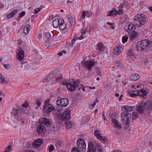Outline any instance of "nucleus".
<instances>
[{"label": "nucleus", "mask_w": 152, "mask_h": 152, "mask_svg": "<svg viewBox=\"0 0 152 152\" xmlns=\"http://www.w3.org/2000/svg\"><path fill=\"white\" fill-rule=\"evenodd\" d=\"M80 83V80L79 79L76 80L70 79L68 80V85H67V88L69 91H73L78 87Z\"/></svg>", "instance_id": "obj_4"}, {"label": "nucleus", "mask_w": 152, "mask_h": 152, "mask_svg": "<svg viewBox=\"0 0 152 152\" xmlns=\"http://www.w3.org/2000/svg\"><path fill=\"white\" fill-rule=\"evenodd\" d=\"M123 47H121V49H120V46H119L117 48H116L115 49H114L113 51V53L116 55H118L120 54V53L121 52V50L123 49Z\"/></svg>", "instance_id": "obj_23"}, {"label": "nucleus", "mask_w": 152, "mask_h": 152, "mask_svg": "<svg viewBox=\"0 0 152 152\" xmlns=\"http://www.w3.org/2000/svg\"><path fill=\"white\" fill-rule=\"evenodd\" d=\"M18 10H14L11 12H10L7 15V18H11L13 17L18 12Z\"/></svg>", "instance_id": "obj_25"}, {"label": "nucleus", "mask_w": 152, "mask_h": 152, "mask_svg": "<svg viewBox=\"0 0 152 152\" xmlns=\"http://www.w3.org/2000/svg\"><path fill=\"white\" fill-rule=\"evenodd\" d=\"M57 143L59 146H62V142L59 140L57 141Z\"/></svg>", "instance_id": "obj_62"}, {"label": "nucleus", "mask_w": 152, "mask_h": 152, "mask_svg": "<svg viewBox=\"0 0 152 152\" xmlns=\"http://www.w3.org/2000/svg\"><path fill=\"white\" fill-rule=\"evenodd\" d=\"M152 45L151 42L147 39H145L138 42L136 45V48L137 51H142L148 48H150Z\"/></svg>", "instance_id": "obj_3"}, {"label": "nucleus", "mask_w": 152, "mask_h": 152, "mask_svg": "<svg viewBox=\"0 0 152 152\" xmlns=\"http://www.w3.org/2000/svg\"><path fill=\"white\" fill-rule=\"evenodd\" d=\"M114 64L115 66H117L118 67H121L122 66L121 64L119 61H115L114 63Z\"/></svg>", "instance_id": "obj_43"}, {"label": "nucleus", "mask_w": 152, "mask_h": 152, "mask_svg": "<svg viewBox=\"0 0 152 152\" xmlns=\"http://www.w3.org/2000/svg\"><path fill=\"white\" fill-rule=\"evenodd\" d=\"M98 139H100L104 143L107 142L108 141L107 139L105 137H103L101 136Z\"/></svg>", "instance_id": "obj_38"}, {"label": "nucleus", "mask_w": 152, "mask_h": 152, "mask_svg": "<svg viewBox=\"0 0 152 152\" xmlns=\"http://www.w3.org/2000/svg\"><path fill=\"white\" fill-rule=\"evenodd\" d=\"M134 52L132 48L128 49L127 53V55L128 56H132L134 55Z\"/></svg>", "instance_id": "obj_31"}, {"label": "nucleus", "mask_w": 152, "mask_h": 152, "mask_svg": "<svg viewBox=\"0 0 152 152\" xmlns=\"http://www.w3.org/2000/svg\"><path fill=\"white\" fill-rule=\"evenodd\" d=\"M30 66L29 64L27 62H25L22 64L21 67L23 70H27Z\"/></svg>", "instance_id": "obj_26"}, {"label": "nucleus", "mask_w": 152, "mask_h": 152, "mask_svg": "<svg viewBox=\"0 0 152 152\" xmlns=\"http://www.w3.org/2000/svg\"><path fill=\"white\" fill-rule=\"evenodd\" d=\"M49 151L52 152L55 149L54 146L52 145H50L48 148Z\"/></svg>", "instance_id": "obj_45"}, {"label": "nucleus", "mask_w": 152, "mask_h": 152, "mask_svg": "<svg viewBox=\"0 0 152 152\" xmlns=\"http://www.w3.org/2000/svg\"><path fill=\"white\" fill-rule=\"evenodd\" d=\"M65 124L66 127L68 129H70L72 126V123L69 121H66L65 122Z\"/></svg>", "instance_id": "obj_34"}, {"label": "nucleus", "mask_w": 152, "mask_h": 152, "mask_svg": "<svg viewBox=\"0 0 152 152\" xmlns=\"http://www.w3.org/2000/svg\"><path fill=\"white\" fill-rule=\"evenodd\" d=\"M39 123L42 125H45L47 127L51 126L52 124L51 120L46 118H41L39 121Z\"/></svg>", "instance_id": "obj_10"}, {"label": "nucleus", "mask_w": 152, "mask_h": 152, "mask_svg": "<svg viewBox=\"0 0 152 152\" xmlns=\"http://www.w3.org/2000/svg\"><path fill=\"white\" fill-rule=\"evenodd\" d=\"M96 150V147L93 142H90L88 144V150L87 152H95Z\"/></svg>", "instance_id": "obj_15"}, {"label": "nucleus", "mask_w": 152, "mask_h": 152, "mask_svg": "<svg viewBox=\"0 0 152 152\" xmlns=\"http://www.w3.org/2000/svg\"><path fill=\"white\" fill-rule=\"evenodd\" d=\"M85 16H86L85 11H84L83 12L81 18H83V19H84L85 17Z\"/></svg>", "instance_id": "obj_57"}, {"label": "nucleus", "mask_w": 152, "mask_h": 152, "mask_svg": "<svg viewBox=\"0 0 152 152\" xmlns=\"http://www.w3.org/2000/svg\"><path fill=\"white\" fill-rule=\"evenodd\" d=\"M140 77V76L138 74H133L130 77V79L132 81H135L138 80Z\"/></svg>", "instance_id": "obj_24"}, {"label": "nucleus", "mask_w": 152, "mask_h": 152, "mask_svg": "<svg viewBox=\"0 0 152 152\" xmlns=\"http://www.w3.org/2000/svg\"><path fill=\"white\" fill-rule=\"evenodd\" d=\"M41 9H42V8H40V7L37 8H36L35 10L34 14H37L39 12V11L41 10Z\"/></svg>", "instance_id": "obj_53"}, {"label": "nucleus", "mask_w": 152, "mask_h": 152, "mask_svg": "<svg viewBox=\"0 0 152 152\" xmlns=\"http://www.w3.org/2000/svg\"><path fill=\"white\" fill-rule=\"evenodd\" d=\"M58 23H59V26L60 25H61L62 24H63V23H65L64 20L63 19L61 18H60L58 19Z\"/></svg>", "instance_id": "obj_51"}, {"label": "nucleus", "mask_w": 152, "mask_h": 152, "mask_svg": "<svg viewBox=\"0 0 152 152\" xmlns=\"http://www.w3.org/2000/svg\"><path fill=\"white\" fill-rule=\"evenodd\" d=\"M123 108V109H125V111L128 113L129 112H130L132 111L134 109H135V107L134 106H123L122 107V108Z\"/></svg>", "instance_id": "obj_22"}, {"label": "nucleus", "mask_w": 152, "mask_h": 152, "mask_svg": "<svg viewBox=\"0 0 152 152\" xmlns=\"http://www.w3.org/2000/svg\"><path fill=\"white\" fill-rule=\"evenodd\" d=\"M30 29V26L27 25L25 26L23 31V33L24 34H27Z\"/></svg>", "instance_id": "obj_30"}, {"label": "nucleus", "mask_w": 152, "mask_h": 152, "mask_svg": "<svg viewBox=\"0 0 152 152\" xmlns=\"http://www.w3.org/2000/svg\"><path fill=\"white\" fill-rule=\"evenodd\" d=\"M24 53L21 48L19 49V52L17 53V57L20 61L23 59L24 57Z\"/></svg>", "instance_id": "obj_16"}, {"label": "nucleus", "mask_w": 152, "mask_h": 152, "mask_svg": "<svg viewBox=\"0 0 152 152\" xmlns=\"http://www.w3.org/2000/svg\"><path fill=\"white\" fill-rule=\"evenodd\" d=\"M97 50L100 51H103L104 49V45L100 42H99L97 45Z\"/></svg>", "instance_id": "obj_27"}, {"label": "nucleus", "mask_w": 152, "mask_h": 152, "mask_svg": "<svg viewBox=\"0 0 152 152\" xmlns=\"http://www.w3.org/2000/svg\"><path fill=\"white\" fill-rule=\"evenodd\" d=\"M12 148V146L11 145H8L7 148H6L5 151L4 152H10Z\"/></svg>", "instance_id": "obj_40"}, {"label": "nucleus", "mask_w": 152, "mask_h": 152, "mask_svg": "<svg viewBox=\"0 0 152 152\" xmlns=\"http://www.w3.org/2000/svg\"><path fill=\"white\" fill-rule=\"evenodd\" d=\"M96 101H95L93 103L92 105L91 106H92V108H93L94 107V106L96 105Z\"/></svg>", "instance_id": "obj_63"}, {"label": "nucleus", "mask_w": 152, "mask_h": 152, "mask_svg": "<svg viewBox=\"0 0 152 152\" xmlns=\"http://www.w3.org/2000/svg\"><path fill=\"white\" fill-rule=\"evenodd\" d=\"M139 18L140 19V20L141 21V22H140V23L141 25H139L137 26V27H140L142 26L143 25L145 22V20L146 19V18L145 17V15L143 14H139Z\"/></svg>", "instance_id": "obj_18"}, {"label": "nucleus", "mask_w": 152, "mask_h": 152, "mask_svg": "<svg viewBox=\"0 0 152 152\" xmlns=\"http://www.w3.org/2000/svg\"><path fill=\"white\" fill-rule=\"evenodd\" d=\"M115 13V16L117 15L122 14H123L122 10H116Z\"/></svg>", "instance_id": "obj_41"}, {"label": "nucleus", "mask_w": 152, "mask_h": 152, "mask_svg": "<svg viewBox=\"0 0 152 152\" xmlns=\"http://www.w3.org/2000/svg\"><path fill=\"white\" fill-rule=\"evenodd\" d=\"M84 65L87 67L88 69L90 71L92 67L95 65V62L90 61H86L84 63Z\"/></svg>", "instance_id": "obj_13"}, {"label": "nucleus", "mask_w": 152, "mask_h": 152, "mask_svg": "<svg viewBox=\"0 0 152 152\" xmlns=\"http://www.w3.org/2000/svg\"><path fill=\"white\" fill-rule=\"evenodd\" d=\"M129 38L131 40H133L135 39V37H136L137 35V33L136 31H135L134 30L132 31L131 33Z\"/></svg>", "instance_id": "obj_28"}, {"label": "nucleus", "mask_w": 152, "mask_h": 152, "mask_svg": "<svg viewBox=\"0 0 152 152\" xmlns=\"http://www.w3.org/2000/svg\"><path fill=\"white\" fill-rule=\"evenodd\" d=\"M45 130V126L39 124L37 127V132L39 134L43 133Z\"/></svg>", "instance_id": "obj_17"}, {"label": "nucleus", "mask_w": 152, "mask_h": 152, "mask_svg": "<svg viewBox=\"0 0 152 152\" xmlns=\"http://www.w3.org/2000/svg\"><path fill=\"white\" fill-rule=\"evenodd\" d=\"M53 15H51L49 17V20H52L53 18Z\"/></svg>", "instance_id": "obj_64"}, {"label": "nucleus", "mask_w": 152, "mask_h": 152, "mask_svg": "<svg viewBox=\"0 0 152 152\" xmlns=\"http://www.w3.org/2000/svg\"><path fill=\"white\" fill-rule=\"evenodd\" d=\"M99 132V131L98 130H96L94 131V134L98 139L101 136Z\"/></svg>", "instance_id": "obj_37"}, {"label": "nucleus", "mask_w": 152, "mask_h": 152, "mask_svg": "<svg viewBox=\"0 0 152 152\" xmlns=\"http://www.w3.org/2000/svg\"><path fill=\"white\" fill-rule=\"evenodd\" d=\"M66 47H72L73 46V44L71 43V42H69L66 44Z\"/></svg>", "instance_id": "obj_50"}, {"label": "nucleus", "mask_w": 152, "mask_h": 152, "mask_svg": "<svg viewBox=\"0 0 152 152\" xmlns=\"http://www.w3.org/2000/svg\"><path fill=\"white\" fill-rule=\"evenodd\" d=\"M70 112L69 109H66L60 115L61 119L63 121L68 120L70 118Z\"/></svg>", "instance_id": "obj_11"}, {"label": "nucleus", "mask_w": 152, "mask_h": 152, "mask_svg": "<svg viewBox=\"0 0 152 152\" xmlns=\"http://www.w3.org/2000/svg\"><path fill=\"white\" fill-rule=\"evenodd\" d=\"M29 112L28 110L26 108L24 109L20 108L16 109L15 107H13L11 113L15 116V118L17 120L20 121L22 124H23L25 123L24 113L28 114Z\"/></svg>", "instance_id": "obj_1"}, {"label": "nucleus", "mask_w": 152, "mask_h": 152, "mask_svg": "<svg viewBox=\"0 0 152 152\" xmlns=\"http://www.w3.org/2000/svg\"><path fill=\"white\" fill-rule=\"evenodd\" d=\"M28 103L27 102H26L24 104H23L22 105V106L23 107L24 109H26V108L27 107H28Z\"/></svg>", "instance_id": "obj_56"}, {"label": "nucleus", "mask_w": 152, "mask_h": 152, "mask_svg": "<svg viewBox=\"0 0 152 152\" xmlns=\"http://www.w3.org/2000/svg\"><path fill=\"white\" fill-rule=\"evenodd\" d=\"M50 130L52 131L56 132L59 129V126L57 125L52 126L50 127Z\"/></svg>", "instance_id": "obj_35"}, {"label": "nucleus", "mask_w": 152, "mask_h": 152, "mask_svg": "<svg viewBox=\"0 0 152 152\" xmlns=\"http://www.w3.org/2000/svg\"><path fill=\"white\" fill-rule=\"evenodd\" d=\"M43 142L42 139H39L34 141L32 143L33 146L35 148H37L39 147Z\"/></svg>", "instance_id": "obj_14"}, {"label": "nucleus", "mask_w": 152, "mask_h": 152, "mask_svg": "<svg viewBox=\"0 0 152 152\" xmlns=\"http://www.w3.org/2000/svg\"><path fill=\"white\" fill-rule=\"evenodd\" d=\"M128 39V37L126 36H123L122 38V42L124 43L126 42L127 40Z\"/></svg>", "instance_id": "obj_46"}, {"label": "nucleus", "mask_w": 152, "mask_h": 152, "mask_svg": "<svg viewBox=\"0 0 152 152\" xmlns=\"http://www.w3.org/2000/svg\"><path fill=\"white\" fill-rule=\"evenodd\" d=\"M81 151H80V150H79L78 148H77L76 147H74L73 148L71 152H81Z\"/></svg>", "instance_id": "obj_47"}, {"label": "nucleus", "mask_w": 152, "mask_h": 152, "mask_svg": "<svg viewBox=\"0 0 152 152\" xmlns=\"http://www.w3.org/2000/svg\"><path fill=\"white\" fill-rule=\"evenodd\" d=\"M123 19L124 20H123L122 21L121 20V21H119V22H120V23H121V24L123 23L125 21H126V17L125 16H124L121 17V19Z\"/></svg>", "instance_id": "obj_52"}, {"label": "nucleus", "mask_w": 152, "mask_h": 152, "mask_svg": "<svg viewBox=\"0 0 152 152\" xmlns=\"http://www.w3.org/2000/svg\"><path fill=\"white\" fill-rule=\"evenodd\" d=\"M80 151L83 152L86 150V144L84 140L82 138L78 139L77 142V147Z\"/></svg>", "instance_id": "obj_8"}, {"label": "nucleus", "mask_w": 152, "mask_h": 152, "mask_svg": "<svg viewBox=\"0 0 152 152\" xmlns=\"http://www.w3.org/2000/svg\"><path fill=\"white\" fill-rule=\"evenodd\" d=\"M138 116V114L136 112H133L132 114V120H134L137 119Z\"/></svg>", "instance_id": "obj_42"}, {"label": "nucleus", "mask_w": 152, "mask_h": 152, "mask_svg": "<svg viewBox=\"0 0 152 152\" xmlns=\"http://www.w3.org/2000/svg\"><path fill=\"white\" fill-rule=\"evenodd\" d=\"M36 104L38 106V107H40L41 105V102L40 100L39 99H37Z\"/></svg>", "instance_id": "obj_54"}, {"label": "nucleus", "mask_w": 152, "mask_h": 152, "mask_svg": "<svg viewBox=\"0 0 152 152\" xmlns=\"http://www.w3.org/2000/svg\"><path fill=\"white\" fill-rule=\"evenodd\" d=\"M62 80V76L61 74H60L59 76L56 79V81L57 82H58L61 81Z\"/></svg>", "instance_id": "obj_49"}, {"label": "nucleus", "mask_w": 152, "mask_h": 152, "mask_svg": "<svg viewBox=\"0 0 152 152\" xmlns=\"http://www.w3.org/2000/svg\"><path fill=\"white\" fill-rule=\"evenodd\" d=\"M115 10L116 9L115 8H113L111 11L108 12L109 14H107V16H115Z\"/></svg>", "instance_id": "obj_32"}, {"label": "nucleus", "mask_w": 152, "mask_h": 152, "mask_svg": "<svg viewBox=\"0 0 152 152\" xmlns=\"http://www.w3.org/2000/svg\"><path fill=\"white\" fill-rule=\"evenodd\" d=\"M53 76V74H50L46 77H45L42 80V82L43 83L47 82L49 81Z\"/></svg>", "instance_id": "obj_29"}, {"label": "nucleus", "mask_w": 152, "mask_h": 152, "mask_svg": "<svg viewBox=\"0 0 152 152\" xmlns=\"http://www.w3.org/2000/svg\"><path fill=\"white\" fill-rule=\"evenodd\" d=\"M137 91H139L137 93V94L135 93H132L130 95V96L132 97H136L137 96H138L143 99H145L147 98V91L143 89H137Z\"/></svg>", "instance_id": "obj_6"}, {"label": "nucleus", "mask_w": 152, "mask_h": 152, "mask_svg": "<svg viewBox=\"0 0 152 152\" xmlns=\"http://www.w3.org/2000/svg\"><path fill=\"white\" fill-rule=\"evenodd\" d=\"M112 122L113 124H114L115 126V128L120 129L122 126L121 124L119 123L117 120L115 119H112Z\"/></svg>", "instance_id": "obj_21"}, {"label": "nucleus", "mask_w": 152, "mask_h": 152, "mask_svg": "<svg viewBox=\"0 0 152 152\" xmlns=\"http://www.w3.org/2000/svg\"><path fill=\"white\" fill-rule=\"evenodd\" d=\"M85 13L86 15L88 17H89L90 16V12L88 11H86Z\"/></svg>", "instance_id": "obj_60"}, {"label": "nucleus", "mask_w": 152, "mask_h": 152, "mask_svg": "<svg viewBox=\"0 0 152 152\" xmlns=\"http://www.w3.org/2000/svg\"><path fill=\"white\" fill-rule=\"evenodd\" d=\"M59 26V28L61 30H64L66 26V23L65 22L62 24L61 25H60Z\"/></svg>", "instance_id": "obj_39"}, {"label": "nucleus", "mask_w": 152, "mask_h": 152, "mask_svg": "<svg viewBox=\"0 0 152 152\" xmlns=\"http://www.w3.org/2000/svg\"><path fill=\"white\" fill-rule=\"evenodd\" d=\"M132 117L131 114L126 111L123 112L121 115V120L123 123L129 126L130 118Z\"/></svg>", "instance_id": "obj_7"}, {"label": "nucleus", "mask_w": 152, "mask_h": 152, "mask_svg": "<svg viewBox=\"0 0 152 152\" xmlns=\"http://www.w3.org/2000/svg\"><path fill=\"white\" fill-rule=\"evenodd\" d=\"M25 14V12L24 11H23L20 14L18 15V17H22L24 16Z\"/></svg>", "instance_id": "obj_55"}, {"label": "nucleus", "mask_w": 152, "mask_h": 152, "mask_svg": "<svg viewBox=\"0 0 152 152\" xmlns=\"http://www.w3.org/2000/svg\"><path fill=\"white\" fill-rule=\"evenodd\" d=\"M90 119V118L88 116L83 117L82 118V120L84 122H88Z\"/></svg>", "instance_id": "obj_44"}, {"label": "nucleus", "mask_w": 152, "mask_h": 152, "mask_svg": "<svg viewBox=\"0 0 152 152\" xmlns=\"http://www.w3.org/2000/svg\"><path fill=\"white\" fill-rule=\"evenodd\" d=\"M75 40L76 39L75 38V37L74 36L73 39L71 40V42L73 45V44L75 42Z\"/></svg>", "instance_id": "obj_61"}, {"label": "nucleus", "mask_w": 152, "mask_h": 152, "mask_svg": "<svg viewBox=\"0 0 152 152\" xmlns=\"http://www.w3.org/2000/svg\"><path fill=\"white\" fill-rule=\"evenodd\" d=\"M50 100L46 99L45 100L43 106V109L45 110V113L47 114H49L53 110H55V108L51 104L49 103Z\"/></svg>", "instance_id": "obj_5"}, {"label": "nucleus", "mask_w": 152, "mask_h": 152, "mask_svg": "<svg viewBox=\"0 0 152 152\" xmlns=\"http://www.w3.org/2000/svg\"><path fill=\"white\" fill-rule=\"evenodd\" d=\"M152 110V102L151 101H148L145 102H140L136 106V110L142 115L145 114L148 111Z\"/></svg>", "instance_id": "obj_2"}, {"label": "nucleus", "mask_w": 152, "mask_h": 152, "mask_svg": "<svg viewBox=\"0 0 152 152\" xmlns=\"http://www.w3.org/2000/svg\"><path fill=\"white\" fill-rule=\"evenodd\" d=\"M139 14H137L134 17V23H136V26L137 27V26L139 25H141L140 23V22H141V20L139 18Z\"/></svg>", "instance_id": "obj_19"}, {"label": "nucleus", "mask_w": 152, "mask_h": 152, "mask_svg": "<svg viewBox=\"0 0 152 152\" xmlns=\"http://www.w3.org/2000/svg\"><path fill=\"white\" fill-rule=\"evenodd\" d=\"M110 86L109 84H107L105 85L104 86V88L105 89V90H109L110 88Z\"/></svg>", "instance_id": "obj_48"}, {"label": "nucleus", "mask_w": 152, "mask_h": 152, "mask_svg": "<svg viewBox=\"0 0 152 152\" xmlns=\"http://www.w3.org/2000/svg\"><path fill=\"white\" fill-rule=\"evenodd\" d=\"M58 19H56L53 21V25L54 28H57L59 26V23H58Z\"/></svg>", "instance_id": "obj_33"}, {"label": "nucleus", "mask_w": 152, "mask_h": 152, "mask_svg": "<svg viewBox=\"0 0 152 152\" xmlns=\"http://www.w3.org/2000/svg\"><path fill=\"white\" fill-rule=\"evenodd\" d=\"M67 18L69 21V23L70 24L69 26V28H72V26H74L75 24L74 19L73 17L69 15H67Z\"/></svg>", "instance_id": "obj_20"}, {"label": "nucleus", "mask_w": 152, "mask_h": 152, "mask_svg": "<svg viewBox=\"0 0 152 152\" xmlns=\"http://www.w3.org/2000/svg\"><path fill=\"white\" fill-rule=\"evenodd\" d=\"M9 64H4V66L5 69H9Z\"/></svg>", "instance_id": "obj_59"}, {"label": "nucleus", "mask_w": 152, "mask_h": 152, "mask_svg": "<svg viewBox=\"0 0 152 152\" xmlns=\"http://www.w3.org/2000/svg\"><path fill=\"white\" fill-rule=\"evenodd\" d=\"M56 104L58 106L64 107L69 104V100L66 98H63L58 99L56 102Z\"/></svg>", "instance_id": "obj_9"}, {"label": "nucleus", "mask_w": 152, "mask_h": 152, "mask_svg": "<svg viewBox=\"0 0 152 152\" xmlns=\"http://www.w3.org/2000/svg\"><path fill=\"white\" fill-rule=\"evenodd\" d=\"M62 84L63 85H66L67 88V85H68V81H63L62 82Z\"/></svg>", "instance_id": "obj_58"}, {"label": "nucleus", "mask_w": 152, "mask_h": 152, "mask_svg": "<svg viewBox=\"0 0 152 152\" xmlns=\"http://www.w3.org/2000/svg\"><path fill=\"white\" fill-rule=\"evenodd\" d=\"M136 26V25L134 24L133 23H130L125 26L124 29L129 34H130L132 31L135 30Z\"/></svg>", "instance_id": "obj_12"}, {"label": "nucleus", "mask_w": 152, "mask_h": 152, "mask_svg": "<svg viewBox=\"0 0 152 152\" xmlns=\"http://www.w3.org/2000/svg\"><path fill=\"white\" fill-rule=\"evenodd\" d=\"M45 37L48 39V41L51 40L52 39L51 34L49 32L45 33Z\"/></svg>", "instance_id": "obj_36"}]
</instances>
